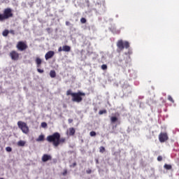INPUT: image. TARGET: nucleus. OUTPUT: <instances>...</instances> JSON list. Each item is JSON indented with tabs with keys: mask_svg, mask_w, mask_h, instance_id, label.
Returning a JSON list of instances; mask_svg holds the SVG:
<instances>
[{
	"mask_svg": "<svg viewBox=\"0 0 179 179\" xmlns=\"http://www.w3.org/2000/svg\"><path fill=\"white\" fill-rule=\"evenodd\" d=\"M55 55V52L52 50L48 51L45 55V59L47 60L52 58L54 55Z\"/></svg>",
	"mask_w": 179,
	"mask_h": 179,
	"instance_id": "nucleus-10",
	"label": "nucleus"
},
{
	"mask_svg": "<svg viewBox=\"0 0 179 179\" xmlns=\"http://www.w3.org/2000/svg\"><path fill=\"white\" fill-rule=\"evenodd\" d=\"M110 30L112 31V33H117V29H115L114 27L110 28Z\"/></svg>",
	"mask_w": 179,
	"mask_h": 179,
	"instance_id": "nucleus-28",
	"label": "nucleus"
},
{
	"mask_svg": "<svg viewBox=\"0 0 179 179\" xmlns=\"http://www.w3.org/2000/svg\"><path fill=\"white\" fill-rule=\"evenodd\" d=\"M99 115H103V114H107V110L104 109L99 110Z\"/></svg>",
	"mask_w": 179,
	"mask_h": 179,
	"instance_id": "nucleus-22",
	"label": "nucleus"
},
{
	"mask_svg": "<svg viewBox=\"0 0 179 179\" xmlns=\"http://www.w3.org/2000/svg\"><path fill=\"white\" fill-rule=\"evenodd\" d=\"M48 160H52V157L48 154L43 155L42 157V162H43V163H45L48 162Z\"/></svg>",
	"mask_w": 179,
	"mask_h": 179,
	"instance_id": "nucleus-11",
	"label": "nucleus"
},
{
	"mask_svg": "<svg viewBox=\"0 0 179 179\" xmlns=\"http://www.w3.org/2000/svg\"><path fill=\"white\" fill-rule=\"evenodd\" d=\"M46 31H48V33L50 34L51 33H52V29L51 28H46Z\"/></svg>",
	"mask_w": 179,
	"mask_h": 179,
	"instance_id": "nucleus-26",
	"label": "nucleus"
},
{
	"mask_svg": "<svg viewBox=\"0 0 179 179\" xmlns=\"http://www.w3.org/2000/svg\"><path fill=\"white\" fill-rule=\"evenodd\" d=\"M86 173H87V174H92V169H88L86 171Z\"/></svg>",
	"mask_w": 179,
	"mask_h": 179,
	"instance_id": "nucleus-35",
	"label": "nucleus"
},
{
	"mask_svg": "<svg viewBox=\"0 0 179 179\" xmlns=\"http://www.w3.org/2000/svg\"><path fill=\"white\" fill-rule=\"evenodd\" d=\"M41 62H42L41 59H40V57H36V64L38 68L40 67V66L41 65Z\"/></svg>",
	"mask_w": 179,
	"mask_h": 179,
	"instance_id": "nucleus-15",
	"label": "nucleus"
},
{
	"mask_svg": "<svg viewBox=\"0 0 179 179\" xmlns=\"http://www.w3.org/2000/svg\"><path fill=\"white\" fill-rule=\"evenodd\" d=\"M44 141V135L41 134L37 138H36V141L37 142H41Z\"/></svg>",
	"mask_w": 179,
	"mask_h": 179,
	"instance_id": "nucleus-18",
	"label": "nucleus"
},
{
	"mask_svg": "<svg viewBox=\"0 0 179 179\" xmlns=\"http://www.w3.org/2000/svg\"><path fill=\"white\" fill-rule=\"evenodd\" d=\"M3 37H6L8 36V34H9V30L6 29L3 31L2 33Z\"/></svg>",
	"mask_w": 179,
	"mask_h": 179,
	"instance_id": "nucleus-21",
	"label": "nucleus"
},
{
	"mask_svg": "<svg viewBox=\"0 0 179 179\" xmlns=\"http://www.w3.org/2000/svg\"><path fill=\"white\" fill-rule=\"evenodd\" d=\"M9 57L11 58L12 61H19V53L15 50H13L10 52Z\"/></svg>",
	"mask_w": 179,
	"mask_h": 179,
	"instance_id": "nucleus-8",
	"label": "nucleus"
},
{
	"mask_svg": "<svg viewBox=\"0 0 179 179\" xmlns=\"http://www.w3.org/2000/svg\"><path fill=\"white\" fill-rule=\"evenodd\" d=\"M101 69H103V71H106V69H107V66H106V64H103V65L101 66Z\"/></svg>",
	"mask_w": 179,
	"mask_h": 179,
	"instance_id": "nucleus-27",
	"label": "nucleus"
},
{
	"mask_svg": "<svg viewBox=\"0 0 179 179\" xmlns=\"http://www.w3.org/2000/svg\"><path fill=\"white\" fill-rule=\"evenodd\" d=\"M66 96H71V101L74 103H80L83 100L82 96H86V94L80 91L78 92H72V90H69L66 92Z\"/></svg>",
	"mask_w": 179,
	"mask_h": 179,
	"instance_id": "nucleus-2",
	"label": "nucleus"
},
{
	"mask_svg": "<svg viewBox=\"0 0 179 179\" xmlns=\"http://www.w3.org/2000/svg\"><path fill=\"white\" fill-rule=\"evenodd\" d=\"M117 47L120 50V51H122L124 48H128L129 47V42L128 41H124L122 40H120L117 43Z\"/></svg>",
	"mask_w": 179,
	"mask_h": 179,
	"instance_id": "nucleus-5",
	"label": "nucleus"
},
{
	"mask_svg": "<svg viewBox=\"0 0 179 179\" xmlns=\"http://www.w3.org/2000/svg\"><path fill=\"white\" fill-rule=\"evenodd\" d=\"M118 121V117L115 116L110 117V122L111 124H114L115 122H117Z\"/></svg>",
	"mask_w": 179,
	"mask_h": 179,
	"instance_id": "nucleus-16",
	"label": "nucleus"
},
{
	"mask_svg": "<svg viewBox=\"0 0 179 179\" xmlns=\"http://www.w3.org/2000/svg\"><path fill=\"white\" fill-rule=\"evenodd\" d=\"M66 26H71V22L69 21H66Z\"/></svg>",
	"mask_w": 179,
	"mask_h": 179,
	"instance_id": "nucleus-40",
	"label": "nucleus"
},
{
	"mask_svg": "<svg viewBox=\"0 0 179 179\" xmlns=\"http://www.w3.org/2000/svg\"><path fill=\"white\" fill-rule=\"evenodd\" d=\"M77 164H78L76 163V162H75L74 163H73V164L70 165V167L75 168V167H76Z\"/></svg>",
	"mask_w": 179,
	"mask_h": 179,
	"instance_id": "nucleus-29",
	"label": "nucleus"
},
{
	"mask_svg": "<svg viewBox=\"0 0 179 179\" xmlns=\"http://www.w3.org/2000/svg\"><path fill=\"white\" fill-rule=\"evenodd\" d=\"M50 78H52L57 77V73L55 72V70H51L50 71Z\"/></svg>",
	"mask_w": 179,
	"mask_h": 179,
	"instance_id": "nucleus-14",
	"label": "nucleus"
},
{
	"mask_svg": "<svg viewBox=\"0 0 179 179\" xmlns=\"http://www.w3.org/2000/svg\"><path fill=\"white\" fill-rule=\"evenodd\" d=\"M90 136H96V131H91L90 133Z\"/></svg>",
	"mask_w": 179,
	"mask_h": 179,
	"instance_id": "nucleus-30",
	"label": "nucleus"
},
{
	"mask_svg": "<svg viewBox=\"0 0 179 179\" xmlns=\"http://www.w3.org/2000/svg\"><path fill=\"white\" fill-rule=\"evenodd\" d=\"M123 96L128 97L132 94V87L128 84H124L122 86Z\"/></svg>",
	"mask_w": 179,
	"mask_h": 179,
	"instance_id": "nucleus-4",
	"label": "nucleus"
},
{
	"mask_svg": "<svg viewBox=\"0 0 179 179\" xmlns=\"http://www.w3.org/2000/svg\"><path fill=\"white\" fill-rule=\"evenodd\" d=\"M110 134H114V131H111Z\"/></svg>",
	"mask_w": 179,
	"mask_h": 179,
	"instance_id": "nucleus-45",
	"label": "nucleus"
},
{
	"mask_svg": "<svg viewBox=\"0 0 179 179\" xmlns=\"http://www.w3.org/2000/svg\"><path fill=\"white\" fill-rule=\"evenodd\" d=\"M75 132H76L75 128L71 127L69 129V136H73V135H75Z\"/></svg>",
	"mask_w": 179,
	"mask_h": 179,
	"instance_id": "nucleus-17",
	"label": "nucleus"
},
{
	"mask_svg": "<svg viewBox=\"0 0 179 179\" xmlns=\"http://www.w3.org/2000/svg\"><path fill=\"white\" fill-rule=\"evenodd\" d=\"M37 71H38L39 73H44V70L41 69H37Z\"/></svg>",
	"mask_w": 179,
	"mask_h": 179,
	"instance_id": "nucleus-33",
	"label": "nucleus"
},
{
	"mask_svg": "<svg viewBox=\"0 0 179 179\" xmlns=\"http://www.w3.org/2000/svg\"><path fill=\"white\" fill-rule=\"evenodd\" d=\"M41 127H42V128H47V122H43L41 123Z\"/></svg>",
	"mask_w": 179,
	"mask_h": 179,
	"instance_id": "nucleus-25",
	"label": "nucleus"
},
{
	"mask_svg": "<svg viewBox=\"0 0 179 179\" xmlns=\"http://www.w3.org/2000/svg\"><path fill=\"white\" fill-rule=\"evenodd\" d=\"M96 164H99V159H95Z\"/></svg>",
	"mask_w": 179,
	"mask_h": 179,
	"instance_id": "nucleus-42",
	"label": "nucleus"
},
{
	"mask_svg": "<svg viewBox=\"0 0 179 179\" xmlns=\"http://www.w3.org/2000/svg\"><path fill=\"white\" fill-rule=\"evenodd\" d=\"M9 17H13V13H12V8H7L4 9L3 14H0V22H3Z\"/></svg>",
	"mask_w": 179,
	"mask_h": 179,
	"instance_id": "nucleus-3",
	"label": "nucleus"
},
{
	"mask_svg": "<svg viewBox=\"0 0 179 179\" xmlns=\"http://www.w3.org/2000/svg\"><path fill=\"white\" fill-rule=\"evenodd\" d=\"M57 162H58V160L55 158L52 159V163H54V164H57Z\"/></svg>",
	"mask_w": 179,
	"mask_h": 179,
	"instance_id": "nucleus-38",
	"label": "nucleus"
},
{
	"mask_svg": "<svg viewBox=\"0 0 179 179\" xmlns=\"http://www.w3.org/2000/svg\"><path fill=\"white\" fill-rule=\"evenodd\" d=\"M28 47L29 46H27V44L23 41H19L16 46L18 51H24L27 50Z\"/></svg>",
	"mask_w": 179,
	"mask_h": 179,
	"instance_id": "nucleus-7",
	"label": "nucleus"
},
{
	"mask_svg": "<svg viewBox=\"0 0 179 179\" xmlns=\"http://www.w3.org/2000/svg\"><path fill=\"white\" fill-rule=\"evenodd\" d=\"M159 142L163 143V142H166V141L169 140V136H167V133H161L159 136Z\"/></svg>",
	"mask_w": 179,
	"mask_h": 179,
	"instance_id": "nucleus-9",
	"label": "nucleus"
},
{
	"mask_svg": "<svg viewBox=\"0 0 179 179\" xmlns=\"http://www.w3.org/2000/svg\"><path fill=\"white\" fill-rule=\"evenodd\" d=\"M81 142L83 143V140H81Z\"/></svg>",
	"mask_w": 179,
	"mask_h": 179,
	"instance_id": "nucleus-48",
	"label": "nucleus"
},
{
	"mask_svg": "<svg viewBox=\"0 0 179 179\" xmlns=\"http://www.w3.org/2000/svg\"><path fill=\"white\" fill-rule=\"evenodd\" d=\"M99 152H100L101 153H104V152H106V148H105L104 147H103V146H101V147L99 148Z\"/></svg>",
	"mask_w": 179,
	"mask_h": 179,
	"instance_id": "nucleus-23",
	"label": "nucleus"
},
{
	"mask_svg": "<svg viewBox=\"0 0 179 179\" xmlns=\"http://www.w3.org/2000/svg\"><path fill=\"white\" fill-rule=\"evenodd\" d=\"M119 62H122L119 64L120 66H122V68L125 69L128 66V62L125 60H119Z\"/></svg>",
	"mask_w": 179,
	"mask_h": 179,
	"instance_id": "nucleus-12",
	"label": "nucleus"
},
{
	"mask_svg": "<svg viewBox=\"0 0 179 179\" xmlns=\"http://www.w3.org/2000/svg\"><path fill=\"white\" fill-rule=\"evenodd\" d=\"M69 124H72V122H73V119H69Z\"/></svg>",
	"mask_w": 179,
	"mask_h": 179,
	"instance_id": "nucleus-39",
	"label": "nucleus"
},
{
	"mask_svg": "<svg viewBox=\"0 0 179 179\" xmlns=\"http://www.w3.org/2000/svg\"><path fill=\"white\" fill-rule=\"evenodd\" d=\"M80 22H81V23H86V18L82 17V18L80 19Z\"/></svg>",
	"mask_w": 179,
	"mask_h": 179,
	"instance_id": "nucleus-32",
	"label": "nucleus"
},
{
	"mask_svg": "<svg viewBox=\"0 0 179 179\" xmlns=\"http://www.w3.org/2000/svg\"><path fill=\"white\" fill-rule=\"evenodd\" d=\"M94 110L95 113H96V111H97V107H94Z\"/></svg>",
	"mask_w": 179,
	"mask_h": 179,
	"instance_id": "nucleus-43",
	"label": "nucleus"
},
{
	"mask_svg": "<svg viewBox=\"0 0 179 179\" xmlns=\"http://www.w3.org/2000/svg\"><path fill=\"white\" fill-rule=\"evenodd\" d=\"M164 168L166 169V170H171V169H173V166H171V165L170 164H165Z\"/></svg>",
	"mask_w": 179,
	"mask_h": 179,
	"instance_id": "nucleus-20",
	"label": "nucleus"
},
{
	"mask_svg": "<svg viewBox=\"0 0 179 179\" xmlns=\"http://www.w3.org/2000/svg\"><path fill=\"white\" fill-rule=\"evenodd\" d=\"M157 160H158V162H162V160H163V157H162V156H158L157 157Z\"/></svg>",
	"mask_w": 179,
	"mask_h": 179,
	"instance_id": "nucleus-34",
	"label": "nucleus"
},
{
	"mask_svg": "<svg viewBox=\"0 0 179 179\" xmlns=\"http://www.w3.org/2000/svg\"><path fill=\"white\" fill-rule=\"evenodd\" d=\"M8 33H10V34H13V35L14 36V34H15V30L10 29V31H8Z\"/></svg>",
	"mask_w": 179,
	"mask_h": 179,
	"instance_id": "nucleus-36",
	"label": "nucleus"
},
{
	"mask_svg": "<svg viewBox=\"0 0 179 179\" xmlns=\"http://www.w3.org/2000/svg\"><path fill=\"white\" fill-rule=\"evenodd\" d=\"M62 174H63V176H66V174H68V170L64 169Z\"/></svg>",
	"mask_w": 179,
	"mask_h": 179,
	"instance_id": "nucleus-37",
	"label": "nucleus"
},
{
	"mask_svg": "<svg viewBox=\"0 0 179 179\" xmlns=\"http://www.w3.org/2000/svg\"><path fill=\"white\" fill-rule=\"evenodd\" d=\"M115 128H117V125L115 126Z\"/></svg>",
	"mask_w": 179,
	"mask_h": 179,
	"instance_id": "nucleus-47",
	"label": "nucleus"
},
{
	"mask_svg": "<svg viewBox=\"0 0 179 179\" xmlns=\"http://www.w3.org/2000/svg\"><path fill=\"white\" fill-rule=\"evenodd\" d=\"M46 141L50 142V143H52L53 146L57 148L59 146V145L65 143L66 139L65 138H61V134H59L58 132H55L53 134L48 136L46 138Z\"/></svg>",
	"mask_w": 179,
	"mask_h": 179,
	"instance_id": "nucleus-1",
	"label": "nucleus"
},
{
	"mask_svg": "<svg viewBox=\"0 0 179 179\" xmlns=\"http://www.w3.org/2000/svg\"><path fill=\"white\" fill-rule=\"evenodd\" d=\"M0 179H5V178H0Z\"/></svg>",
	"mask_w": 179,
	"mask_h": 179,
	"instance_id": "nucleus-46",
	"label": "nucleus"
},
{
	"mask_svg": "<svg viewBox=\"0 0 179 179\" xmlns=\"http://www.w3.org/2000/svg\"><path fill=\"white\" fill-rule=\"evenodd\" d=\"M58 51H59V52H61V51H63L62 50V47H59V49H58Z\"/></svg>",
	"mask_w": 179,
	"mask_h": 179,
	"instance_id": "nucleus-41",
	"label": "nucleus"
},
{
	"mask_svg": "<svg viewBox=\"0 0 179 179\" xmlns=\"http://www.w3.org/2000/svg\"><path fill=\"white\" fill-rule=\"evenodd\" d=\"M168 100H169L171 103H174V99H173V97H171V95L168 96Z\"/></svg>",
	"mask_w": 179,
	"mask_h": 179,
	"instance_id": "nucleus-24",
	"label": "nucleus"
},
{
	"mask_svg": "<svg viewBox=\"0 0 179 179\" xmlns=\"http://www.w3.org/2000/svg\"><path fill=\"white\" fill-rule=\"evenodd\" d=\"M6 152H12V148L10 147H6Z\"/></svg>",
	"mask_w": 179,
	"mask_h": 179,
	"instance_id": "nucleus-31",
	"label": "nucleus"
},
{
	"mask_svg": "<svg viewBox=\"0 0 179 179\" xmlns=\"http://www.w3.org/2000/svg\"><path fill=\"white\" fill-rule=\"evenodd\" d=\"M24 145H26V141H24L20 140L17 142L18 146H24Z\"/></svg>",
	"mask_w": 179,
	"mask_h": 179,
	"instance_id": "nucleus-19",
	"label": "nucleus"
},
{
	"mask_svg": "<svg viewBox=\"0 0 179 179\" xmlns=\"http://www.w3.org/2000/svg\"><path fill=\"white\" fill-rule=\"evenodd\" d=\"M62 51H64V52H69L71 51V46L69 45H64L62 47Z\"/></svg>",
	"mask_w": 179,
	"mask_h": 179,
	"instance_id": "nucleus-13",
	"label": "nucleus"
},
{
	"mask_svg": "<svg viewBox=\"0 0 179 179\" xmlns=\"http://www.w3.org/2000/svg\"><path fill=\"white\" fill-rule=\"evenodd\" d=\"M18 128L22 131L23 134H29V127L25 122L19 121L17 122Z\"/></svg>",
	"mask_w": 179,
	"mask_h": 179,
	"instance_id": "nucleus-6",
	"label": "nucleus"
},
{
	"mask_svg": "<svg viewBox=\"0 0 179 179\" xmlns=\"http://www.w3.org/2000/svg\"><path fill=\"white\" fill-rule=\"evenodd\" d=\"M87 3H89V0L87 1Z\"/></svg>",
	"mask_w": 179,
	"mask_h": 179,
	"instance_id": "nucleus-44",
	"label": "nucleus"
}]
</instances>
